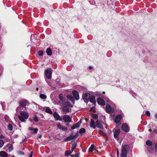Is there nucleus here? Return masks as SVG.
<instances>
[{"label":"nucleus","instance_id":"1","mask_svg":"<svg viewBox=\"0 0 157 157\" xmlns=\"http://www.w3.org/2000/svg\"><path fill=\"white\" fill-rule=\"evenodd\" d=\"M59 105H60L61 111L66 113L69 112V108L72 107L71 104L69 102L65 101V98H64L61 94H59Z\"/></svg>","mask_w":157,"mask_h":157},{"label":"nucleus","instance_id":"2","mask_svg":"<svg viewBox=\"0 0 157 157\" xmlns=\"http://www.w3.org/2000/svg\"><path fill=\"white\" fill-rule=\"evenodd\" d=\"M18 117L21 121L24 122L25 121V119H27L28 118L29 115L27 112L22 111L20 113V115Z\"/></svg>","mask_w":157,"mask_h":157},{"label":"nucleus","instance_id":"3","mask_svg":"<svg viewBox=\"0 0 157 157\" xmlns=\"http://www.w3.org/2000/svg\"><path fill=\"white\" fill-rule=\"evenodd\" d=\"M128 148V145H125L122 146L121 148V157H127V149Z\"/></svg>","mask_w":157,"mask_h":157},{"label":"nucleus","instance_id":"4","mask_svg":"<svg viewBox=\"0 0 157 157\" xmlns=\"http://www.w3.org/2000/svg\"><path fill=\"white\" fill-rule=\"evenodd\" d=\"M52 70L51 68H48L45 71V74L46 78L48 79L52 78Z\"/></svg>","mask_w":157,"mask_h":157},{"label":"nucleus","instance_id":"5","mask_svg":"<svg viewBox=\"0 0 157 157\" xmlns=\"http://www.w3.org/2000/svg\"><path fill=\"white\" fill-rule=\"evenodd\" d=\"M76 137V134L74 132H72L70 136L67 137L64 140L65 141H68L75 139Z\"/></svg>","mask_w":157,"mask_h":157},{"label":"nucleus","instance_id":"6","mask_svg":"<svg viewBox=\"0 0 157 157\" xmlns=\"http://www.w3.org/2000/svg\"><path fill=\"white\" fill-rule=\"evenodd\" d=\"M105 110L108 113H113L114 111L113 109L111 107V105L109 104L106 105Z\"/></svg>","mask_w":157,"mask_h":157},{"label":"nucleus","instance_id":"7","mask_svg":"<svg viewBox=\"0 0 157 157\" xmlns=\"http://www.w3.org/2000/svg\"><path fill=\"white\" fill-rule=\"evenodd\" d=\"M122 129L124 132H128L129 131V128L126 123L122 124L121 127Z\"/></svg>","mask_w":157,"mask_h":157},{"label":"nucleus","instance_id":"8","mask_svg":"<svg viewBox=\"0 0 157 157\" xmlns=\"http://www.w3.org/2000/svg\"><path fill=\"white\" fill-rule=\"evenodd\" d=\"M19 104L21 106L25 108L26 105H29V103L26 100H22L20 101Z\"/></svg>","mask_w":157,"mask_h":157},{"label":"nucleus","instance_id":"9","mask_svg":"<svg viewBox=\"0 0 157 157\" xmlns=\"http://www.w3.org/2000/svg\"><path fill=\"white\" fill-rule=\"evenodd\" d=\"M63 120L65 122H70L71 121L70 117L67 115L63 116Z\"/></svg>","mask_w":157,"mask_h":157},{"label":"nucleus","instance_id":"10","mask_svg":"<svg viewBox=\"0 0 157 157\" xmlns=\"http://www.w3.org/2000/svg\"><path fill=\"white\" fill-rule=\"evenodd\" d=\"M97 101L98 103L101 105H105V101L101 98H98Z\"/></svg>","mask_w":157,"mask_h":157},{"label":"nucleus","instance_id":"11","mask_svg":"<svg viewBox=\"0 0 157 157\" xmlns=\"http://www.w3.org/2000/svg\"><path fill=\"white\" fill-rule=\"evenodd\" d=\"M72 94L73 96L76 100H77L79 99V96L78 93L77 91L75 90H73L72 92Z\"/></svg>","mask_w":157,"mask_h":157},{"label":"nucleus","instance_id":"12","mask_svg":"<svg viewBox=\"0 0 157 157\" xmlns=\"http://www.w3.org/2000/svg\"><path fill=\"white\" fill-rule=\"evenodd\" d=\"M120 132V130L119 129H116L114 132V136L115 138L118 137Z\"/></svg>","mask_w":157,"mask_h":157},{"label":"nucleus","instance_id":"13","mask_svg":"<svg viewBox=\"0 0 157 157\" xmlns=\"http://www.w3.org/2000/svg\"><path fill=\"white\" fill-rule=\"evenodd\" d=\"M89 98L90 101V102L94 104H95V103H96L95 96L94 95H90Z\"/></svg>","mask_w":157,"mask_h":157},{"label":"nucleus","instance_id":"14","mask_svg":"<svg viewBox=\"0 0 157 157\" xmlns=\"http://www.w3.org/2000/svg\"><path fill=\"white\" fill-rule=\"evenodd\" d=\"M90 94L88 93H84L83 94L82 98L84 100L86 101L89 98Z\"/></svg>","mask_w":157,"mask_h":157},{"label":"nucleus","instance_id":"15","mask_svg":"<svg viewBox=\"0 0 157 157\" xmlns=\"http://www.w3.org/2000/svg\"><path fill=\"white\" fill-rule=\"evenodd\" d=\"M121 116L120 115H117L115 118V121L116 124H118L120 121Z\"/></svg>","mask_w":157,"mask_h":157},{"label":"nucleus","instance_id":"16","mask_svg":"<svg viewBox=\"0 0 157 157\" xmlns=\"http://www.w3.org/2000/svg\"><path fill=\"white\" fill-rule=\"evenodd\" d=\"M95 124L97 127L100 129H102L103 128L102 125L99 121L98 120L97 121L95 122Z\"/></svg>","mask_w":157,"mask_h":157},{"label":"nucleus","instance_id":"17","mask_svg":"<svg viewBox=\"0 0 157 157\" xmlns=\"http://www.w3.org/2000/svg\"><path fill=\"white\" fill-rule=\"evenodd\" d=\"M81 122H78V123H75L74 125H73V126H71V128L72 129H74L75 128H76L80 126V124L81 123Z\"/></svg>","mask_w":157,"mask_h":157},{"label":"nucleus","instance_id":"18","mask_svg":"<svg viewBox=\"0 0 157 157\" xmlns=\"http://www.w3.org/2000/svg\"><path fill=\"white\" fill-rule=\"evenodd\" d=\"M8 156L7 153L3 151L0 152V156L2 157H6Z\"/></svg>","mask_w":157,"mask_h":157},{"label":"nucleus","instance_id":"19","mask_svg":"<svg viewBox=\"0 0 157 157\" xmlns=\"http://www.w3.org/2000/svg\"><path fill=\"white\" fill-rule=\"evenodd\" d=\"M90 126L91 128L94 129L95 128H96L95 126V121L92 119L91 120V122L90 124Z\"/></svg>","mask_w":157,"mask_h":157},{"label":"nucleus","instance_id":"20","mask_svg":"<svg viewBox=\"0 0 157 157\" xmlns=\"http://www.w3.org/2000/svg\"><path fill=\"white\" fill-rule=\"evenodd\" d=\"M98 133L101 134V135L104 136L106 138V139L107 140L108 139V137H107V136L106 135V134L104 132H103L102 131H101V130H99L98 131Z\"/></svg>","mask_w":157,"mask_h":157},{"label":"nucleus","instance_id":"21","mask_svg":"<svg viewBox=\"0 0 157 157\" xmlns=\"http://www.w3.org/2000/svg\"><path fill=\"white\" fill-rule=\"evenodd\" d=\"M77 145L75 142H74L72 144L71 146V151L73 152L75 149Z\"/></svg>","mask_w":157,"mask_h":157},{"label":"nucleus","instance_id":"22","mask_svg":"<svg viewBox=\"0 0 157 157\" xmlns=\"http://www.w3.org/2000/svg\"><path fill=\"white\" fill-rule=\"evenodd\" d=\"M146 145L148 146H152V142L149 140H147L146 142Z\"/></svg>","mask_w":157,"mask_h":157},{"label":"nucleus","instance_id":"23","mask_svg":"<svg viewBox=\"0 0 157 157\" xmlns=\"http://www.w3.org/2000/svg\"><path fill=\"white\" fill-rule=\"evenodd\" d=\"M46 53L49 56H51L52 55V51L50 48H48L46 50Z\"/></svg>","mask_w":157,"mask_h":157},{"label":"nucleus","instance_id":"24","mask_svg":"<svg viewBox=\"0 0 157 157\" xmlns=\"http://www.w3.org/2000/svg\"><path fill=\"white\" fill-rule=\"evenodd\" d=\"M53 116L56 120H59V115L56 112L54 113L53 114Z\"/></svg>","mask_w":157,"mask_h":157},{"label":"nucleus","instance_id":"25","mask_svg":"<svg viewBox=\"0 0 157 157\" xmlns=\"http://www.w3.org/2000/svg\"><path fill=\"white\" fill-rule=\"evenodd\" d=\"M45 111L49 114H52V113L50 109L48 107H47L45 109Z\"/></svg>","mask_w":157,"mask_h":157},{"label":"nucleus","instance_id":"26","mask_svg":"<svg viewBox=\"0 0 157 157\" xmlns=\"http://www.w3.org/2000/svg\"><path fill=\"white\" fill-rule=\"evenodd\" d=\"M59 129H61L62 130L66 131L67 130V128L63 127V126L59 125Z\"/></svg>","mask_w":157,"mask_h":157},{"label":"nucleus","instance_id":"27","mask_svg":"<svg viewBox=\"0 0 157 157\" xmlns=\"http://www.w3.org/2000/svg\"><path fill=\"white\" fill-rule=\"evenodd\" d=\"M147 149L148 151L150 153L152 152L153 150L152 146H148L147 148Z\"/></svg>","mask_w":157,"mask_h":157},{"label":"nucleus","instance_id":"28","mask_svg":"<svg viewBox=\"0 0 157 157\" xmlns=\"http://www.w3.org/2000/svg\"><path fill=\"white\" fill-rule=\"evenodd\" d=\"M94 150V147L93 145H92L89 149V151L90 152H92Z\"/></svg>","mask_w":157,"mask_h":157},{"label":"nucleus","instance_id":"29","mask_svg":"<svg viewBox=\"0 0 157 157\" xmlns=\"http://www.w3.org/2000/svg\"><path fill=\"white\" fill-rule=\"evenodd\" d=\"M39 96L41 98L43 99H46L47 98L46 95L43 94H40Z\"/></svg>","mask_w":157,"mask_h":157},{"label":"nucleus","instance_id":"30","mask_svg":"<svg viewBox=\"0 0 157 157\" xmlns=\"http://www.w3.org/2000/svg\"><path fill=\"white\" fill-rule=\"evenodd\" d=\"M86 131V130L85 128H82L80 129L79 131V133L80 134H82L83 133H84Z\"/></svg>","mask_w":157,"mask_h":157},{"label":"nucleus","instance_id":"31","mask_svg":"<svg viewBox=\"0 0 157 157\" xmlns=\"http://www.w3.org/2000/svg\"><path fill=\"white\" fill-rule=\"evenodd\" d=\"M80 154L79 153L75 154L72 155H71V156L72 157H79Z\"/></svg>","mask_w":157,"mask_h":157},{"label":"nucleus","instance_id":"32","mask_svg":"<svg viewBox=\"0 0 157 157\" xmlns=\"http://www.w3.org/2000/svg\"><path fill=\"white\" fill-rule=\"evenodd\" d=\"M72 153V152L67 151L65 152V155L67 156L69 155L70 154Z\"/></svg>","mask_w":157,"mask_h":157},{"label":"nucleus","instance_id":"33","mask_svg":"<svg viewBox=\"0 0 157 157\" xmlns=\"http://www.w3.org/2000/svg\"><path fill=\"white\" fill-rule=\"evenodd\" d=\"M67 97L71 101H72L73 99V97L71 95H69L67 96Z\"/></svg>","mask_w":157,"mask_h":157},{"label":"nucleus","instance_id":"34","mask_svg":"<svg viewBox=\"0 0 157 157\" xmlns=\"http://www.w3.org/2000/svg\"><path fill=\"white\" fill-rule=\"evenodd\" d=\"M8 128L10 130H12L13 129V126L12 125L9 124L8 126Z\"/></svg>","mask_w":157,"mask_h":157},{"label":"nucleus","instance_id":"35","mask_svg":"<svg viewBox=\"0 0 157 157\" xmlns=\"http://www.w3.org/2000/svg\"><path fill=\"white\" fill-rule=\"evenodd\" d=\"M92 117L95 119H97L98 118V115L96 114H93L92 115Z\"/></svg>","mask_w":157,"mask_h":157},{"label":"nucleus","instance_id":"36","mask_svg":"<svg viewBox=\"0 0 157 157\" xmlns=\"http://www.w3.org/2000/svg\"><path fill=\"white\" fill-rule=\"evenodd\" d=\"M4 144V142L2 140H0V148L2 147Z\"/></svg>","mask_w":157,"mask_h":157},{"label":"nucleus","instance_id":"37","mask_svg":"<svg viewBox=\"0 0 157 157\" xmlns=\"http://www.w3.org/2000/svg\"><path fill=\"white\" fill-rule=\"evenodd\" d=\"M38 54L40 56H42L43 55V51H40L38 52Z\"/></svg>","mask_w":157,"mask_h":157},{"label":"nucleus","instance_id":"38","mask_svg":"<svg viewBox=\"0 0 157 157\" xmlns=\"http://www.w3.org/2000/svg\"><path fill=\"white\" fill-rule=\"evenodd\" d=\"M145 114L147 116H149L150 115V112L148 111H146Z\"/></svg>","mask_w":157,"mask_h":157},{"label":"nucleus","instance_id":"39","mask_svg":"<svg viewBox=\"0 0 157 157\" xmlns=\"http://www.w3.org/2000/svg\"><path fill=\"white\" fill-rule=\"evenodd\" d=\"M33 120L36 122H37L38 121V119L36 116H35L33 118Z\"/></svg>","mask_w":157,"mask_h":157},{"label":"nucleus","instance_id":"40","mask_svg":"<svg viewBox=\"0 0 157 157\" xmlns=\"http://www.w3.org/2000/svg\"><path fill=\"white\" fill-rule=\"evenodd\" d=\"M21 107L20 106L18 107H17L16 109V111H20V110H21Z\"/></svg>","mask_w":157,"mask_h":157},{"label":"nucleus","instance_id":"41","mask_svg":"<svg viewBox=\"0 0 157 157\" xmlns=\"http://www.w3.org/2000/svg\"><path fill=\"white\" fill-rule=\"evenodd\" d=\"M33 132L34 133H36L38 131V129L37 128H35L33 129Z\"/></svg>","mask_w":157,"mask_h":157},{"label":"nucleus","instance_id":"42","mask_svg":"<svg viewBox=\"0 0 157 157\" xmlns=\"http://www.w3.org/2000/svg\"><path fill=\"white\" fill-rule=\"evenodd\" d=\"M8 149H9V151H11L13 149L12 146H11L10 147H8Z\"/></svg>","mask_w":157,"mask_h":157},{"label":"nucleus","instance_id":"43","mask_svg":"<svg viewBox=\"0 0 157 157\" xmlns=\"http://www.w3.org/2000/svg\"><path fill=\"white\" fill-rule=\"evenodd\" d=\"M33 154V152L31 151V153L29 157H32Z\"/></svg>","mask_w":157,"mask_h":157},{"label":"nucleus","instance_id":"44","mask_svg":"<svg viewBox=\"0 0 157 157\" xmlns=\"http://www.w3.org/2000/svg\"><path fill=\"white\" fill-rule=\"evenodd\" d=\"M155 149L157 151V143H156L155 146Z\"/></svg>","mask_w":157,"mask_h":157},{"label":"nucleus","instance_id":"45","mask_svg":"<svg viewBox=\"0 0 157 157\" xmlns=\"http://www.w3.org/2000/svg\"><path fill=\"white\" fill-rule=\"evenodd\" d=\"M117 156H118L119 155V152L117 150Z\"/></svg>","mask_w":157,"mask_h":157},{"label":"nucleus","instance_id":"46","mask_svg":"<svg viewBox=\"0 0 157 157\" xmlns=\"http://www.w3.org/2000/svg\"><path fill=\"white\" fill-rule=\"evenodd\" d=\"M94 107H91L90 108V110L91 111H92V110H93L94 109Z\"/></svg>","mask_w":157,"mask_h":157},{"label":"nucleus","instance_id":"47","mask_svg":"<svg viewBox=\"0 0 157 157\" xmlns=\"http://www.w3.org/2000/svg\"><path fill=\"white\" fill-rule=\"evenodd\" d=\"M33 128H31V127H29V130H31V131H32V130H33Z\"/></svg>","mask_w":157,"mask_h":157},{"label":"nucleus","instance_id":"48","mask_svg":"<svg viewBox=\"0 0 157 157\" xmlns=\"http://www.w3.org/2000/svg\"><path fill=\"white\" fill-rule=\"evenodd\" d=\"M155 118L157 119V114H156L155 115Z\"/></svg>","mask_w":157,"mask_h":157},{"label":"nucleus","instance_id":"49","mask_svg":"<svg viewBox=\"0 0 157 157\" xmlns=\"http://www.w3.org/2000/svg\"><path fill=\"white\" fill-rule=\"evenodd\" d=\"M62 118L59 116V121H62Z\"/></svg>","mask_w":157,"mask_h":157},{"label":"nucleus","instance_id":"50","mask_svg":"<svg viewBox=\"0 0 157 157\" xmlns=\"http://www.w3.org/2000/svg\"><path fill=\"white\" fill-rule=\"evenodd\" d=\"M89 68L90 69H91L92 68V67H91V66H90L89 67Z\"/></svg>","mask_w":157,"mask_h":157},{"label":"nucleus","instance_id":"51","mask_svg":"<svg viewBox=\"0 0 157 157\" xmlns=\"http://www.w3.org/2000/svg\"><path fill=\"white\" fill-rule=\"evenodd\" d=\"M149 131H150V132H151V131H152L151 130V129H149Z\"/></svg>","mask_w":157,"mask_h":157},{"label":"nucleus","instance_id":"52","mask_svg":"<svg viewBox=\"0 0 157 157\" xmlns=\"http://www.w3.org/2000/svg\"><path fill=\"white\" fill-rule=\"evenodd\" d=\"M57 126L58 127H59V124H57Z\"/></svg>","mask_w":157,"mask_h":157},{"label":"nucleus","instance_id":"53","mask_svg":"<svg viewBox=\"0 0 157 157\" xmlns=\"http://www.w3.org/2000/svg\"><path fill=\"white\" fill-rule=\"evenodd\" d=\"M103 94H105V92H103Z\"/></svg>","mask_w":157,"mask_h":157},{"label":"nucleus","instance_id":"54","mask_svg":"<svg viewBox=\"0 0 157 157\" xmlns=\"http://www.w3.org/2000/svg\"><path fill=\"white\" fill-rule=\"evenodd\" d=\"M38 88H36V90H38Z\"/></svg>","mask_w":157,"mask_h":157}]
</instances>
